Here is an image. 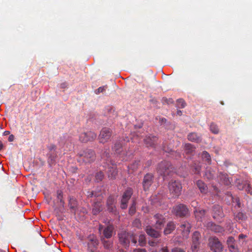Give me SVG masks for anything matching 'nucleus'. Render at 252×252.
Listing matches in <instances>:
<instances>
[{"label":"nucleus","instance_id":"f257e3e1","mask_svg":"<svg viewBox=\"0 0 252 252\" xmlns=\"http://www.w3.org/2000/svg\"><path fill=\"white\" fill-rule=\"evenodd\" d=\"M77 160L79 162L91 163L94 161L96 156L94 151L91 149H86L80 152L78 154Z\"/></svg>","mask_w":252,"mask_h":252},{"label":"nucleus","instance_id":"f03ea898","mask_svg":"<svg viewBox=\"0 0 252 252\" xmlns=\"http://www.w3.org/2000/svg\"><path fill=\"white\" fill-rule=\"evenodd\" d=\"M208 246L210 250L214 252H222L223 250L222 243L216 236H212L209 238Z\"/></svg>","mask_w":252,"mask_h":252},{"label":"nucleus","instance_id":"7ed1b4c3","mask_svg":"<svg viewBox=\"0 0 252 252\" xmlns=\"http://www.w3.org/2000/svg\"><path fill=\"white\" fill-rule=\"evenodd\" d=\"M182 188V185L179 181L171 180L168 184L169 192L173 196L175 197L180 195Z\"/></svg>","mask_w":252,"mask_h":252},{"label":"nucleus","instance_id":"20e7f679","mask_svg":"<svg viewBox=\"0 0 252 252\" xmlns=\"http://www.w3.org/2000/svg\"><path fill=\"white\" fill-rule=\"evenodd\" d=\"M98 241L94 235H90L87 242V252H100L98 250Z\"/></svg>","mask_w":252,"mask_h":252},{"label":"nucleus","instance_id":"39448f33","mask_svg":"<svg viewBox=\"0 0 252 252\" xmlns=\"http://www.w3.org/2000/svg\"><path fill=\"white\" fill-rule=\"evenodd\" d=\"M152 224L155 228L158 229H161L164 226L166 222V219L162 214H155L152 220Z\"/></svg>","mask_w":252,"mask_h":252},{"label":"nucleus","instance_id":"423d86ee","mask_svg":"<svg viewBox=\"0 0 252 252\" xmlns=\"http://www.w3.org/2000/svg\"><path fill=\"white\" fill-rule=\"evenodd\" d=\"M172 168L171 164L170 162L163 160L160 162L157 168L158 172L163 176H166L169 174V172Z\"/></svg>","mask_w":252,"mask_h":252},{"label":"nucleus","instance_id":"0eeeda50","mask_svg":"<svg viewBox=\"0 0 252 252\" xmlns=\"http://www.w3.org/2000/svg\"><path fill=\"white\" fill-rule=\"evenodd\" d=\"M172 213L176 216L183 217L189 215V210L184 204H179L173 207Z\"/></svg>","mask_w":252,"mask_h":252},{"label":"nucleus","instance_id":"6e6552de","mask_svg":"<svg viewBox=\"0 0 252 252\" xmlns=\"http://www.w3.org/2000/svg\"><path fill=\"white\" fill-rule=\"evenodd\" d=\"M154 182V175L152 173H147L144 176L142 181V186L145 191L149 190L151 186Z\"/></svg>","mask_w":252,"mask_h":252},{"label":"nucleus","instance_id":"1a4fd4ad","mask_svg":"<svg viewBox=\"0 0 252 252\" xmlns=\"http://www.w3.org/2000/svg\"><path fill=\"white\" fill-rule=\"evenodd\" d=\"M133 194V189L131 188H128L126 190L122 196L121 200V208L126 209L127 206V203Z\"/></svg>","mask_w":252,"mask_h":252},{"label":"nucleus","instance_id":"9d476101","mask_svg":"<svg viewBox=\"0 0 252 252\" xmlns=\"http://www.w3.org/2000/svg\"><path fill=\"white\" fill-rule=\"evenodd\" d=\"M112 134V131L109 128H103L101 129L98 139L101 143H105L110 139Z\"/></svg>","mask_w":252,"mask_h":252},{"label":"nucleus","instance_id":"9b49d317","mask_svg":"<svg viewBox=\"0 0 252 252\" xmlns=\"http://www.w3.org/2000/svg\"><path fill=\"white\" fill-rule=\"evenodd\" d=\"M118 237L120 243L125 247L129 246L130 238L131 237L130 233L126 231H122L118 233Z\"/></svg>","mask_w":252,"mask_h":252},{"label":"nucleus","instance_id":"f8f14e48","mask_svg":"<svg viewBox=\"0 0 252 252\" xmlns=\"http://www.w3.org/2000/svg\"><path fill=\"white\" fill-rule=\"evenodd\" d=\"M97 137L96 133L92 132V131H88L86 132L80 133L79 139L82 142H87L92 141Z\"/></svg>","mask_w":252,"mask_h":252},{"label":"nucleus","instance_id":"ddd939ff","mask_svg":"<svg viewBox=\"0 0 252 252\" xmlns=\"http://www.w3.org/2000/svg\"><path fill=\"white\" fill-rule=\"evenodd\" d=\"M201 234L199 231H196L193 233L192 237V243L191 249L193 252H196L200 244V240L201 239Z\"/></svg>","mask_w":252,"mask_h":252},{"label":"nucleus","instance_id":"4468645a","mask_svg":"<svg viewBox=\"0 0 252 252\" xmlns=\"http://www.w3.org/2000/svg\"><path fill=\"white\" fill-rule=\"evenodd\" d=\"M116 201L114 196H109L106 202L107 210L109 212L115 213L116 211Z\"/></svg>","mask_w":252,"mask_h":252},{"label":"nucleus","instance_id":"2eb2a0df","mask_svg":"<svg viewBox=\"0 0 252 252\" xmlns=\"http://www.w3.org/2000/svg\"><path fill=\"white\" fill-rule=\"evenodd\" d=\"M213 217L215 219H220L224 216L223 210L220 205H214L212 210Z\"/></svg>","mask_w":252,"mask_h":252},{"label":"nucleus","instance_id":"dca6fc26","mask_svg":"<svg viewBox=\"0 0 252 252\" xmlns=\"http://www.w3.org/2000/svg\"><path fill=\"white\" fill-rule=\"evenodd\" d=\"M158 138L154 135H148L144 139V143L147 147H154L158 141Z\"/></svg>","mask_w":252,"mask_h":252},{"label":"nucleus","instance_id":"f3484780","mask_svg":"<svg viewBox=\"0 0 252 252\" xmlns=\"http://www.w3.org/2000/svg\"><path fill=\"white\" fill-rule=\"evenodd\" d=\"M108 170L107 171L108 174V177L110 179H113L116 178L117 174V166L114 164H107Z\"/></svg>","mask_w":252,"mask_h":252},{"label":"nucleus","instance_id":"a211bd4d","mask_svg":"<svg viewBox=\"0 0 252 252\" xmlns=\"http://www.w3.org/2000/svg\"><path fill=\"white\" fill-rule=\"evenodd\" d=\"M191 225L189 222L185 221L180 225L181 230L182 231L183 236L187 238L190 233Z\"/></svg>","mask_w":252,"mask_h":252},{"label":"nucleus","instance_id":"6ab92c4d","mask_svg":"<svg viewBox=\"0 0 252 252\" xmlns=\"http://www.w3.org/2000/svg\"><path fill=\"white\" fill-rule=\"evenodd\" d=\"M219 181L220 184L226 186H229L232 183V179L228 177L227 174L220 173L218 177Z\"/></svg>","mask_w":252,"mask_h":252},{"label":"nucleus","instance_id":"aec40b11","mask_svg":"<svg viewBox=\"0 0 252 252\" xmlns=\"http://www.w3.org/2000/svg\"><path fill=\"white\" fill-rule=\"evenodd\" d=\"M101 199L94 201L93 205L92 213L94 215H97L103 210V206L101 204Z\"/></svg>","mask_w":252,"mask_h":252},{"label":"nucleus","instance_id":"412c9836","mask_svg":"<svg viewBox=\"0 0 252 252\" xmlns=\"http://www.w3.org/2000/svg\"><path fill=\"white\" fill-rule=\"evenodd\" d=\"M145 231L148 235L152 237L158 238L160 236L159 231L155 230V229L152 228V226H150V225L146 227Z\"/></svg>","mask_w":252,"mask_h":252},{"label":"nucleus","instance_id":"4be33fe9","mask_svg":"<svg viewBox=\"0 0 252 252\" xmlns=\"http://www.w3.org/2000/svg\"><path fill=\"white\" fill-rule=\"evenodd\" d=\"M207 226L211 230L215 233H222V232L224 231L223 227L220 226V225L213 223L212 222H209L207 224Z\"/></svg>","mask_w":252,"mask_h":252},{"label":"nucleus","instance_id":"5701e85b","mask_svg":"<svg viewBox=\"0 0 252 252\" xmlns=\"http://www.w3.org/2000/svg\"><path fill=\"white\" fill-rule=\"evenodd\" d=\"M114 229V227L113 225H108L107 227H105L103 231V234L104 238L106 239H110L113 235V232Z\"/></svg>","mask_w":252,"mask_h":252},{"label":"nucleus","instance_id":"b1692460","mask_svg":"<svg viewBox=\"0 0 252 252\" xmlns=\"http://www.w3.org/2000/svg\"><path fill=\"white\" fill-rule=\"evenodd\" d=\"M188 139L189 140L194 142H200L201 141V135H198L196 132H191L188 135Z\"/></svg>","mask_w":252,"mask_h":252},{"label":"nucleus","instance_id":"393cba45","mask_svg":"<svg viewBox=\"0 0 252 252\" xmlns=\"http://www.w3.org/2000/svg\"><path fill=\"white\" fill-rule=\"evenodd\" d=\"M176 228V223L174 221H170L167 223L164 228V233L165 235L170 234L173 231L175 230Z\"/></svg>","mask_w":252,"mask_h":252},{"label":"nucleus","instance_id":"a878e982","mask_svg":"<svg viewBox=\"0 0 252 252\" xmlns=\"http://www.w3.org/2000/svg\"><path fill=\"white\" fill-rule=\"evenodd\" d=\"M101 241L105 249L109 250L113 247V241L107 240L105 237H101Z\"/></svg>","mask_w":252,"mask_h":252},{"label":"nucleus","instance_id":"bb28decb","mask_svg":"<svg viewBox=\"0 0 252 252\" xmlns=\"http://www.w3.org/2000/svg\"><path fill=\"white\" fill-rule=\"evenodd\" d=\"M184 149L187 154H192L195 151L194 146L190 143H186L184 146Z\"/></svg>","mask_w":252,"mask_h":252},{"label":"nucleus","instance_id":"cd10ccee","mask_svg":"<svg viewBox=\"0 0 252 252\" xmlns=\"http://www.w3.org/2000/svg\"><path fill=\"white\" fill-rule=\"evenodd\" d=\"M77 201L74 198H70L69 200V206L72 212L75 213L77 209Z\"/></svg>","mask_w":252,"mask_h":252},{"label":"nucleus","instance_id":"c85d7f7f","mask_svg":"<svg viewBox=\"0 0 252 252\" xmlns=\"http://www.w3.org/2000/svg\"><path fill=\"white\" fill-rule=\"evenodd\" d=\"M196 185L201 193H206L208 191V187L204 183L203 181L198 180L197 181Z\"/></svg>","mask_w":252,"mask_h":252},{"label":"nucleus","instance_id":"c756f323","mask_svg":"<svg viewBox=\"0 0 252 252\" xmlns=\"http://www.w3.org/2000/svg\"><path fill=\"white\" fill-rule=\"evenodd\" d=\"M194 212L195 218L198 220H200L204 216L206 211L205 210H198L196 208L194 210Z\"/></svg>","mask_w":252,"mask_h":252},{"label":"nucleus","instance_id":"7c9ffc66","mask_svg":"<svg viewBox=\"0 0 252 252\" xmlns=\"http://www.w3.org/2000/svg\"><path fill=\"white\" fill-rule=\"evenodd\" d=\"M247 217L246 214H244L243 212H237L236 214H234V219L237 221H239V222H242V221H244L246 220Z\"/></svg>","mask_w":252,"mask_h":252},{"label":"nucleus","instance_id":"2f4dec72","mask_svg":"<svg viewBox=\"0 0 252 252\" xmlns=\"http://www.w3.org/2000/svg\"><path fill=\"white\" fill-rule=\"evenodd\" d=\"M123 143H121L120 140L115 142L113 147V150L118 154H120L121 152V148L122 147Z\"/></svg>","mask_w":252,"mask_h":252},{"label":"nucleus","instance_id":"473e14b6","mask_svg":"<svg viewBox=\"0 0 252 252\" xmlns=\"http://www.w3.org/2000/svg\"><path fill=\"white\" fill-rule=\"evenodd\" d=\"M234 243H235V240L234 237L232 236H229L228 237L226 241V244L227 245L228 249L230 251L231 247Z\"/></svg>","mask_w":252,"mask_h":252},{"label":"nucleus","instance_id":"72a5a7b5","mask_svg":"<svg viewBox=\"0 0 252 252\" xmlns=\"http://www.w3.org/2000/svg\"><path fill=\"white\" fill-rule=\"evenodd\" d=\"M138 242L140 246H145L146 244V237L144 234H141L139 235Z\"/></svg>","mask_w":252,"mask_h":252},{"label":"nucleus","instance_id":"f704fd0d","mask_svg":"<svg viewBox=\"0 0 252 252\" xmlns=\"http://www.w3.org/2000/svg\"><path fill=\"white\" fill-rule=\"evenodd\" d=\"M202 157L204 160L207 161L208 162H210L211 161V158L209 153L206 151H204L202 153Z\"/></svg>","mask_w":252,"mask_h":252},{"label":"nucleus","instance_id":"c9c22d12","mask_svg":"<svg viewBox=\"0 0 252 252\" xmlns=\"http://www.w3.org/2000/svg\"><path fill=\"white\" fill-rule=\"evenodd\" d=\"M186 106V101L183 99H177V107L179 108H185Z\"/></svg>","mask_w":252,"mask_h":252},{"label":"nucleus","instance_id":"e433bc0d","mask_svg":"<svg viewBox=\"0 0 252 252\" xmlns=\"http://www.w3.org/2000/svg\"><path fill=\"white\" fill-rule=\"evenodd\" d=\"M210 130L212 132L217 134L219 132V127L215 123H212L210 125Z\"/></svg>","mask_w":252,"mask_h":252},{"label":"nucleus","instance_id":"4c0bfd02","mask_svg":"<svg viewBox=\"0 0 252 252\" xmlns=\"http://www.w3.org/2000/svg\"><path fill=\"white\" fill-rule=\"evenodd\" d=\"M95 180L97 182L101 181L104 177V174L101 171L97 172L95 175Z\"/></svg>","mask_w":252,"mask_h":252},{"label":"nucleus","instance_id":"58836bf2","mask_svg":"<svg viewBox=\"0 0 252 252\" xmlns=\"http://www.w3.org/2000/svg\"><path fill=\"white\" fill-rule=\"evenodd\" d=\"M205 175L207 178V179H211L214 177L215 173L214 172H211V170H207L205 173Z\"/></svg>","mask_w":252,"mask_h":252},{"label":"nucleus","instance_id":"ea45409f","mask_svg":"<svg viewBox=\"0 0 252 252\" xmlns=\"http://www.w3.org/2000/svg\"><path fill=\"white\" fill-rule=\"evenodd\" d=\"M135 205H136V203H135V202L134 201H133V203L129 208V214L133 215L135 214V213L136 212Z\"/></svg>","mask_w":252,"mask_h":252},{"label":"nucleus","instance_id":"a19ab883","mask_svg":"<svg viewBox=\"0 0 252 252\" xmlns=\"http://www.w3.org/2000/svg\"><path fill=\"white\" fill-rule=\"evenodd\" d=\"M56 156H52V154L49 156L48 158V163L50 165L54 164L55 162Z\"/></svg>","mask_w":252,"mask_h":252},{"label":"nucleus","instance_id":"79ce46f5","mask_svg":"<svg viewBox=\"0 0 252 252\" xmlns=\"http://www.w3.org/2000/svg\"><path fill=\"white\" fill-rule=\"evenodd\" d=\"M230 252H240L239 249L237 246L236 245L235 243L232 245L231 249L229 250Z\"/></svg>","mask_w":252,"mask_h":252},{"label":"nucleus","instance_id":"37998d69","mask_svg":"<svg viewBox=\"0 0 252 252\" xmlns=\"http://www.w3.org/2000/svg\"><path fill=\"white\" fill-rule=\"evenodd\" d=\"M133 225H134V226L137 227H140L141 225V222L139 220H138V219H136V220H134L133 221Z\"/></svg>","mask_w":252,"mask_h":252},{"label":"nucleus","instance_id":"c03bdc74","mask_svg":"<svg viewBox=\"0 0 252 252\" xmlns=\"http://www.w3.org/2000/svg\"><path fill=\"white\" fill-rule=\"evenodd\" d=\"M171 252H186L185 250L181 248L175 247L171 250Z\"/></svg>","mask_w":252,"mask_h":252},{"label":"nucleus","instance_id":"a18cd8bd","mask_svg":"<svg viewBox=\"0 0 252 252\" xmlns=\"http://www.w3.org/2000/svg\"><path fill=\"white\" fill-rule=\"evenodd\" d=\"M105 87H100L97 88L95 91L96 94L101 93V92H103L104 90H105Z\"/></svg>","mask_w":252,"mask_h":252},{"label":"nucleus","instance_id":"49530a36","mask_svg":"<svg viewBox=\"0 0 252 252\" xmlns=\"http://www.w3.org/2000/svg\"><path fill=\"white\" fill-rule=\"evenodd\" d=\"M201 170V168L200 166H194L193 169V171L194 173L196 174V173H200Z\"/></svg>","mask_w":252,"mask_h":252},{"label":"nucleus","instance_id":"de8ad7c7","mask_svg":"<svg viewBox=\"0 0 252 252\" xmlns=\"http://www.w3.org/2000/svg\"><path fill=\"white\" fill-rule=\"evenodd\" d=\"M148 244L149 245L151 246H156L158 244V242L157 241H154V240H150L148 242Z\"/></svg>","mask_w":252,"mask_h":252},{"label":"nucleus","instance_id":"09e8293b","mask_svg":"<svg viewBox=\"0 0 252 252\" xmlns=\"http://www.w3.org/2000/svg\"><path fill=\"white\" fill-rule=\"evenodd\" d=\"M133 252H147L145 249H135L133 250Z\"/></svg>","mask_w":252,"mask_h":252},{"label":"nucleus","instance_id":"8fccbe9b","mask_svg":"<svg viewBox=\"0 0 252 252\" xmlns=\"http://www.w3.org/2000/svg\"><path fill=\"white\" fill-rule=\"evenodd\" d=\"M87 195L88 197H92V196H96V195L94 191H88Z\"/></svg>","mask_w":252,"mask_h":252},{"label":"nucleus","instance_id":"3c124183","mask_svg":"<svg viewBox=\"0 0 252 252\" xmlns=\"http://www.w3.org/2000/svg\"><path fill=\"white\" fill-rule=\"evenodd\" d=\"M246 190L248 193H250L252 194V188L251 187V185L249 184L247 185V188L246 189Z\"/></svg>","mask_w":252,"mask_h":252},{"label":"nucleus","instance_id":"603ef678","mask_svg":"<svg viewBox=\"0 0 252 252\" xmlns=\"http://www.w3.org/2000/svg\"><path fill=\"white\" fill-rule=\"evenodd\" d=\"M130 240H131V242L134 244H136L137 243L136 239L133 237V235H131V237L130 238Z\"/></svg>","mask_w":252,"mask_h":252},{"label":"nucleus","instance_id":"864d4df0","mask_svg":"<svg viewBox=\"0 0 252 252\" xmlns=\"http://www.w3.org/2000/svg\"><path fill=\"white\" fill-rule=\"evenodd\" d=\"M161 252H169L167 247L161 248Z\"/></svg>","mask_w":252,"mask_h":252},{"label":"nucleus","instance_id":"5fc2aeb1","mask_svg":"<svg viewBox=\"0 0 252 252\" xmlns=\"http://www.w3.org/2000/svg\"><path fill=\"white\" fill-rule=\"evenodd\" d=\"M14 139V135L11 134V135H9V137H8L9 141H10V142L13 141Z\"/></svg>","mask_w":252,"mask_h":252},{"label":"nucleus","instance_id":"6e6d98bb","mask_svg":"<svg viewBox=\"0 0 252 252\" xmlns=\"http://www.w3.org/2000/svg\"><path fill=\"white\" fill-rule=\"evenodd\" d=\"M110 112L111 113H112V117H116L117 116V113L115 112L114 110H113L112 108L110 109Z\"/></svg>","mask_w":252,"mask_h":252},{"label":"nucleus","instance_id":"4d7b16f0","mask_svg":"<svg viewBox=\"0 0 252 252\" xmlns=\"http://www.w3.org/2000/svg\"><path fill=\"white\" fill-rule=\"evenodd\" d=\"M246 237H247V235L243 234V233H241L239 235V239H244V238H246Z\"/></svg>","mask_w":252,"mask_h":252},{"label":"nucleus","instance_id":"13d9d810","mask_svg":"<svg viewBox=\"0 0 252 252\" xmlns=\"http://www.w3.org/2000/svg\"><path fill=\"white\" fill-rule=\"evenodd\" d=\"M56 149V146L55 145H50L49 148V149L51 151V150H55Z\"/></svg>","mask_w":252,"mask_h":252},{"label":"nucleus","instance_id":"bf43d9fd","mask_svg":"<svg viewBox=\"0 0 252 252\" xmlns=\"http://www.w3.org/2000/svg\"><path fill=\"white\" fill-rule=\"evenodd\" d=\"M9 134H10L9 131L6 130V131H4V132H3V135H9Z\"/></svg>","mask_w":252,"mask_h":252},{"label":"nucleus","instance_id":"052dcab7","mask_svg":"<svg viewBox=\"0 0 252 252\" xmlns=\"http://www.w3.org/2000/svg\"><path fill=\"white\" fill-rule=\"evenodd\" d=\"M3 148V144L1 141H0V151Z\"/></svg>","mask_w":252,"mask_h":252},{"label":"nucleus","instance_id":"680f3d73","mask_svg":"<svg viewBox=\"0 0 252 252\" xmlns=\"http://www.w3.org/2000/svg\"><path fill=\"white\" fill-rule=\"evenodd\" d=\"M236 201L237 203V205L240 206V200L239 199H236Z\"/></svg>","mask_w":252,"mask_h":252},{"label":"nucleus","instance_id":"e2e57ef3","mask_svg":"<svg viewBox=\"0 0 252 252\" xmlns=\"http://www.w3.org/2000/svg\"><path fill=\"white\" fill-rule=\"evenodd\" d=\"M61 87L62 88H65V87H66V83H62V84H61Z\"/></svg>","mask_w":252,"mask_h":252},{"label":"nucleus","instance_id":"0e129e2a","mask_svg":"<svg viewBox=\"0 0 252 252\" xmlns=\"http://www.w3.org/2000/svg\"><path fill=\"white\" fill-rule=\"evenodd\" d=\"M182 114V112L181 110H177V115H181Z\"/></svg>","mask_w":252,"mask_h":252},{"label":"nucleus","instance_id":"69168bd1","mask_svg":"<svg viewBox=\"0 0 252 252\" xmlns=\"http://www.w3.org/2000/svg\"><path fill=\"white\" fill-rule=\"evenodd\" d=\"M147 162L148 165L150 166V165L151 164L152 161H151V160H148Z\"/></svg>","mask_w":252,"mask_h":252},{"label":"nucleus","instance_id":"338daca9","mask_svg":"<svg viewBox=\"0 0 252 252\" xmlns=\"http://www.w3.org/2000/svg\"><path fill=\"white\" fill-rule=\"evenodd\" d=\"M124 140H126V141L128 142L129 140V139L128 138V137H126V139H124Z\"/></svg>","mask_w":252,"mask_h":252},{"label":"nucleus","instance_id":"774afa93","mask_svg":"<svg viewBox=\"0 0 252 252\" xmlns=\"http://www.w3.org/2000/svg\"><path fill=\"white\" fill-rule=\"evenodd\" d=\"M195 204H197V202H192V206H194Z\"/></svg>","mask_w":252,"mask_h":252}]
</instances>
